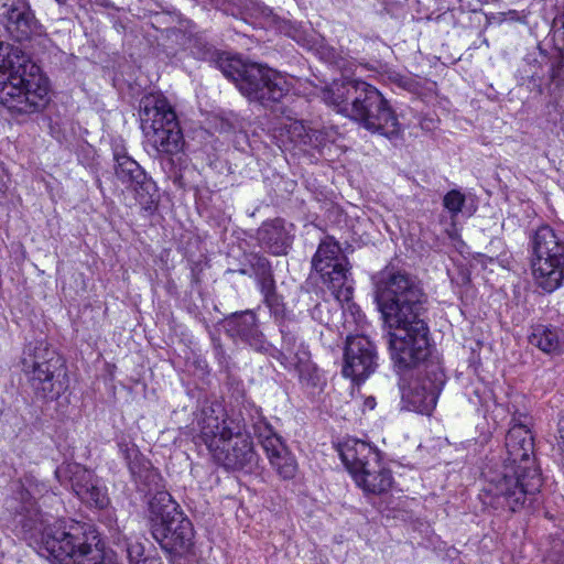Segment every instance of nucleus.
Segmentation results:
<instances>
[{"label": "nucleus", "mask_w": 564, "mask_h": 564, "mask_svg": "<svg viewBox=\"0 0 564 564\" xmlns=\"http://www.w3.org/2000/svg\"><path fill=\"white\" fill-rule=\"evenodd\" d=\"M372 280L394 366L399 370L420 366L430 355L429 327L424 321L426 296L422 288L409 273L388 267Z\"/></svg>", "instance_id": "1"}, {"label": "nucleus", "mask_w": 564, "mask_h": 564, "mask_svg": "<svg viewBox=\"0 0 564 564\" xmlns=\"http://www.w3.org/2000/svg\"><path fill=\"white\" fill-rule=\"evenodd\" d=\"M511 423L506 436L508 456L499 468H490L485 476L489 503L516 512L533 500L542 487V477L531 457L534 443L527 416L524 421L512 417Z\"/></svg>", "instance_id": "2"}, {"label": "nucleus", "mask_w": 564, "mask_h": 564, "mask_svg": "<svg viewBox=\"0 0 564 564\" xmlns=\"http://www.w3.org/2000/svg\"><path fill=\"white\" fill-rule=\"evenodd\" d=\"M48 80L18 46L0 42V105L12 113L42 111L50 101Z\"/></svg>", "instance_id": "3"}, {"label": "nucleus", "mask_w": 564, "mask_h": 564, "mask_svg": "<svg viewBox=\"0 0 564 564\" xmlns=\"http://www.w3.org/2000/svg\"><path fill=\"white\" fill-rule=\"evenodd\" d=\"M198 441L213 459L227 470H251L258 460L253 443L239 415H227L220 405L205 406L198 420Z\"/></svg>", "instance_id": "4"}, {"label": "nucleus", "mask_w": 564, "mask_h": 564, "mask_svg": "<svg viewBox=\"0 0 564 564\" xmlns=\"http://www.w3.org/2000/svg\"><path fill=\"white\" fill-rule=\"evenodd\" d=\"M22 367L37 399L56 400L68 388L63 360L45 340L30 343L25 347Z\"/></svg>", "instance_id": "5"}, {"label": "nucleus", "mask_w": 564, "mask_h": 564, "mask_svg": "<svg viewBox=\"0 0 564 564\" xmlns=\"http://www.w3.org/2000/svg\"><path fill=\"white\" fill-rule=\"evenodd\" d=\"M139 116L147 141L156 154L174 155L182 151L184 140L177 116L164 95L144 96Z\"/></svg>", "instance_id": "6"}, {"label": "nucleus", "mask_w": 564, "mask_h": 564, "mask_svg": "<svg viewBox=\"0 0 564 564\" xmlns=\"http://www.w3.org/2000/svg\"><path fill=\"white\" fill-rule=\"evenodd\" d=\"M118 448L131 473L140 491L151 495L149 500V511L152 517V523L155 521L167 520L173 513H180L172 496L164 490L160 473L152 466L138 449V447L126 441H118Z\"/></svg>", "instance_id": "7"}, {"label": "nucleus", "mask_w": 564, "mask_h": 564, "mask_svg": "<svg viewBox=\"0 0 564 564\" xmlns=\"http://www.w3.org/2000/svg\"><path fill=\"white\" fill-rule=\"evenodd\" d=\"M339 455L356 485L366 494L381 495L392 487L391 470L382 465L379 452L368 443L348 441L339 448Z\"/></svg>", "instance_id": "8"}, {"label": "nucleus", "mask_w": 564, "mask_h": 564, "mask_svg": "<svg viewBox=\"0 0 564 564\" xmlns=\"http://www.w3.org/2000/svg\"><path fill=\"white\" fill-rule=\"evenodd\" d=\"M532 274L545 292L557 290L564 281V238L552 227H539L530 239Z\"/></svg>", "instance_id": "9"}, {"label": "nucleus", "mask_w": 564, "mask_h": 564, "mask_svg": "<svg viewBox=\"0 0 564 564\" xmlns=\"http://www.w3.org/2000/svg\"><path fill=\"white\" fill-rule=\"evenodd\" d=\"M361 94L355 96V102L349 110V118L373 133H379L388 139L398 138L401 133V124L388 100L373 86L361 85Z\"/></svg>", "instance_id": "10"}, {"label": "nucleus", "mask_w": 564, "mask_h": 564, "mask_svg": "<svg viewBox=\"0 0 564 564\" xmlns=\"http://www.w3.org/2000/svg\"><path fill=\"white\" fill-rule=\"evenodd\" d=\"M312 265L321 274L336 301L349 303L354 292V280L348 260L339 245L330 238L323 240L312 259Z\"/></svg>", "instance_id": "11"}, {"label": "nucleus", "mask_w": 564, "mask_h": 564, "mask_svg": "<svg viewBox=\"0 0 564 564\" xmlns=\"http://www.w3.org/2000/svg\"><path fill=\"white\" fill-rule=\"evenodd\" d=\"M290 78L273 68L250 64L239 82V91L263 106L280 101L291 89Z\"/></svg>", "instance_id": "12"}, {"label": "nucleus", "mask_w": 564, "mask_h": 564, "mask_svg": "<svg viewBox=\"0 0 564 564\" xmlns=\"http://www.w3.org/2000/svg\"><path fill=\"white\" fill-rule=\"evenodd\" d=\"M251 421L254 436L263 448L271 467L282 479H292L297 471V463L293 454L289 451L282 437L278 435L261 410L251 406Z\"/></svg>", "instance_id": "13"}, {"label": "nucleus", "mask_w": 564, "mask_h": 564, "mask_svg": "<svg viewBox=\"0 0 564 564\" xmlns=\"http://www.w3.org/2000/svg\"><path fill=\"white\" fill-rule=\"evenodd\" d=\"M113 160L117 180L134 192L135 199L143 210L152 213L159 202L155 182L123 149L113 150Z\"/></svg>", "instance_id": "14"}, {"label": "nucleus", "mask_w": 564, "mask_h": 564, "mask_svg": "<svg viewBox=\"0 0 564 564\" xmlns=\"http://www.w3.org/2000/svg\"><path fill=\"white\" fill-rule=\"evenodd\" d=\"M445 383V375L438 367H432L424 376L419 375L408 384H401L402 409L430 414Z\"/></svg>", "instance_id": "15"}, {"label": "nucleus", "mask_w": 564, "mask_h": 564, "mask_svg": "<svg viewBox=\"0 0 564 564\" xmlns=\"http://www.w3.org/2000/svg\"><path fill=\"white\" fill-rule=\"evenodd\" d=\"M282 348H272V356L288 371L295 372L300 380L313 382L315 379L316 367L311 361V354L307 347L299 337V327L293 323L281 325Z\"/></svg>", "instance_id": "16"}, {"label": "nucleus", "mask_w": 564, "mask_h": 564, "mask_svg": "<svg viewBox=\"0 0 564 564\" xmlns=\"http://www.w3.org/2000/svg\"><path fill=\"white\" fill-rule=\"evenodd\" d=\"M56 478L64 484L68 481L74 494L86 505L104 508L108 505L106 489L88 469L79 464L69 463L56 468Z\"/></svg>", "instance_id": "17"}, {"label": "nucleus", "mask_w": 564, "mask_h": 564, "mask_svg": "<svg viewBox=\"0 0 564 564\" xmlns=\"http://www.w3.org/2000/svg\"><path fill=\"white\" fill-rule=\"evenodd\" d=\"M0 20L15 41H31L43 36L42 26L24 0H0Z\"/></svg>", "instance_id": "18"}, {"label": "nucleus", "mask_w": 564, "mask_h": 564, "mask_svg": "<svg viewBox=\"0 0 564 564\" xmlns=\"http://www.w3.org/2000/svg\"><path fill=\"white\" fill-rule=\"evenodd\" d=\"M378 355L373 343L366 336H348L344 352L343 375L352 381H364L375 372Z\"/></svg>", "instance_id": "19"}, {"label": "nucleus", "mask_w": 564, "mask_h": 564, "mask_svg": "<svg viewBox=\"0 0 564 564\" xmlns=\"http://www.w3.org/2000/svg\"><path fill=\"white\" fill-rule=\"evenodd\" d=\"M152 535L166 552L182 554L192 546L194 530L192 522L180 512L152 523Z\"/></svg>", "instance_id": "20"}, {"label": "nucleus", "mask_w": 564, "mask_h": 564, "mask_svg": "<svg viewBox=\"0 0 564 564\" xmlns=\"http://www.w3.org/2000/svg\"><path fill=\"white\" fill-rule=\"evenodd\" d=\"M224 328L230 338L240 340L257 351L267 352L272 348L259 328L256 313L251 310L236 312L226 317Z\"/></svg>", "instance_id": "21"}, {"label": "nucleus", "mask_w": 564, "mask_h": 564, "mask_svg": "<svg viewBox=\"0 0 564 564\" xmlns=\"http://www.w3.org/2000/svg\"><path fill=\"white\" fill-rule=\"evenodd\" d=\"M260 246L274 256L286 254L292 243V237L282 219L265 221L257 232Z\"/></svg>", "instance_id": "22"}, {"label": "nucleus", "mask_w": 564, "mask_h": 564, "mask_svg": "<svg viewBox=\"0 0 564 564\" xmlns=\"http://www.w3.org/2000/svg\"><path fill=\"white\" fill-rule=\"evenodd\" d=\"M361 85H367L366 82L359 79H346L345 82H334L328 88L323 90V100L336 108L340 113L349 116V110L345 108L351 107L355 102V96L359 97L361 94Z\"/></svg>", "instance_id": "23"}, {"label": "nucleus", "mask_w": 564, "mask_h": 564, "mask_svg": "<svg viewBox=\"0 0 564 564\" xmlns=\"http://www.w3.org/2000/svg\"><path fill=\"white\" fill-rule=\"evenodd\" d=\"M529 341L546 354L564 351V332L555 327L544 325L533 327Z\"/></svg>", "instance_id": "24"}, {"label": "nucleus", "mask_w": 564, "mask_h": 564, "mask_svg": "<svg viewBox=\"0 0 564 564\" xmlns=\"http://www.w3.org/2000/svg\"><path fill=\"white\" fill-rule=\"evenodd\" d=\"M286 132L291 142L295 145L318 148L325 140V135L322 131L308 128L300 121L291 122Z\"/></svg>", "instance_id": "25"}, {"label": "nucleus", "mask_w": 564, "mask_h": 564, "mask_svg": "<svg viewBox=\"0 0 564 564\" xmlns=\"http://www.w3.org/2000/svg\"><path fill=\"white\" fill-rule=\"evenodd\" d=\"M250 64L243 63L239 58L220 56L217 59V66L228 79L232 80L239 89V82L243 78L245 69Z\"/></svg>", "instance_id": "26"}, {"label": "nucleus", "mask_w": 564, "mask_h": 564, "mask_svg": "<svg viewBox=\"0 0 564 564\" xmlns=\"http://www.w3.org/2000/svg\"><path fill=\"white\" fill-rule=\"evenodd\" d=\"M465 200V195L457 189H452L444 196L443 206L448 210L452 219L462 212Z\"/></svg>", "instance_id": "27"}, {"label": "nucleus", "mask_w": 564, "mask_h": 564, "mask_svg": "<svg viewBox=\"0 0 564 564\" xmlns=\"http://www.w3.org/2000/svg\"><path fill=\"white\" fill-rule=\"evenodd\" d=\"M124 551H126V555L129 561V564H140L141 561L147 558L143 556L144 546L140 541H137V540L126 541Z\"/></svg>", "instance_id": "28"}, {"label": "nucleus", "mask_w": 564, "mask_h": 564, "mask_svg": "<svg viewBox=\"0 0 564 564\" xmlns=\"http://www.w3.org/2000/svg\"><path fill=\"white\" fill-rule=\"evenodd\" d=\"M249 262L257 278L272 272L269 260L263 256L251 254Z\"/></svg>", "instance_id": "29"}, {"label": "nucleus", "mask_w": 564, "mask_h": 564, "mask_svg": "<svg viewBox=\"0 0 564 564\" xmlns=\"http://www.w3.org/2000/svg\"><path fill=\"white\" fill-rule=\"evenodd\" d=\"M258 282L260 286V292L262 295L268 293H272L275 291V282L272 275V272L265 275L258 276Z\"/></svg>", "instance_id": "30"}, {"label": "nucleus", "mask_w": 564, "mask_h": 564, "mask_svg": "<svg viewBox=\"0 0 564 564\" xmlns=\"http://www.w3.org/2000/svg\"><path fill=\"white\" fill-rule=\"evenodd\" d=\"M263 302L267 304L268 307H270L274 312H278L281 305V300L275 291L263 295Z\"/></svg>", "instance_id": "31"}, {"label": "nucleus", "mask_w": 564, "mask_h": 564, "mask_svg": "<svg viewBox=\"0 0 564 564\" xmlns=\"http://www.w3.org/2000/svg\"><path fill=\"white\" fill-rule=\"evenodd\" d=\"M140 564H161V563L158 558L149 557V558L141 561Z\"/></svg>", "instance_id": "32"}, {"label": "nucleus", "mask_w": 564, "mask_h": 564, "mask_svg": "<svg viewBox=\"0 0 564 564\" xmlns=\"http://www.w3.org/2000/svg\"><path fill=\"white\" fill-rule=\"evenodd\" d=\"M508 14L510 15L511 19H514V15H517V12L516 11H509Z\"/></svg>", "instance_id": "33"}, {"label": "nucleus", "mask_w": 564, "mask_h": 564, "mask_svg": "<svg viewBox=\"0 0 564 564\" xmlns=\"http://www.w3.org/2000/svg\"><path fill=\"white\" fill-rule=\"evenodd\" d=\"M59 4H64L66 0H56Z\"/></svg>", "instance_id": "34"}, {"label": "nucleus", "mask_w": 564, "mask_h": 564, "mask_svg": "<svg viewBox=\"0 0 564 564\" xmlns=\"http://www.w3.org/2000/svg\"><path fill=\"white\" fill-rule=\"evenodd\" d=\"M553 549H554L555 552H558L557 551V544L553 545Z\"/></svg>", "instance_id": "35"}]
</instances>
